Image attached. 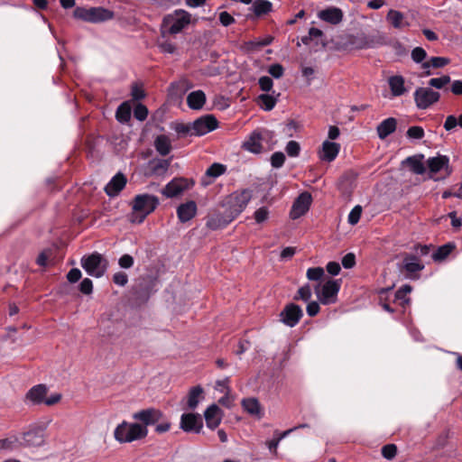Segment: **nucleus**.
<instances>
[{
	"label": "nucleus",
	"mask_w": 462,
	"mask_h": 462,
	"mask_svg": "<svg viewBox=\"0 0 462 462\" xmlns=\"http://www.w3.org/2000/svg\"><path fill=\"white\" fill-rule=\"evenodd\" d=\"M356 263V256L354 254H346L342 259V265L346 268H352Z\"/></svg>",
	"instance_id": "obj_62"
},
{
	"label": "nucleus",
	"mask_w": 462,
	"mask_h": 462,
	"mask_svg": "<svg viewBox=\"0 0 462 462\" xmlns=\"http://www.w3.org/2000/svg\"><path fill=\"white\" fill-rule=\"evenodd\" d=\"M80 291L84 294H90L93 290L92 281L88 278L82 280L79 285Z\"/></svg>",
	"instance_id": "obj_61"
},
{
	"label": "nucleus",
	"mask_w": 462,
	"mask_h": 462,
	"mask_svg": "<svg viewBox=\"0 0 462 462\" xmlns=\"http://www.w3.org/2000/svg\"><path fill=\"white\" fill-rule=\"evenodd\" d=\"M427 57V52L420 47H416L411 51V59L416 63H423L422 61Z\"/></svg>",
	"instance_id": "obj_47"
},
{
	"label": "nucleus",
	"mask_w": 462,
	"mask_h": 462,
	"mask_svg": "<svg viewBox=\"0 0 462 462\" xmlns=\"http://www.w3.org/2000/svg\"><path fill=\"white\" fill-rule=\"evenodd\" d=\"M218 127V122L213 115L202 116L191 123L194 136L205 135Z\"/></svg>",
	"instance_id": "obj_10"
},
{
	"label": "nucleus",
	"mask_w": 462,
	"mask_h": 462,
	"mask_svg": "<svg viewBox=\"0 0 462 462\" xmlns=\"http://www.w3.org/2000/svg\"><path fill=\"white\" fill-rule=\"evenodd\" d=\"M205 399L204 389L200 385L193 386L189 389L185 403L189 410H195L199 404Z\"/></svg>",
	"instance_id": "obj_21"
},
{
	"label": "nucleus",
	"mask_w": 462,
	"mask_h": 462,
	"mask_svg": "<svg viewBox=\"0 0 462 462\" xmlns=\"http://www.w3.org/2000/svg\"><path fill=\"white\" fill-rule=\"evenodd\" d=\"M187 188V180L175 178L163 188L162 194L166 198H174L180 195Z\"/></svg>",
	"instance_id": "obj_20"
},
{
	"label": "nucleus",
	"mask_w": 462,
	"mask_h": 462,
	"mask_svg": "<svg viewBox=\"0 0 462 462\" xmlns=\"http://www.w3.org/2000/svg\"><path fill=\"white\" fill-rule=\"evenodd\" d=\"M206 102V95L202 90L190 92L187 97V104L193 110H199Z\"/></svg>",
	"instance_id": "obj_26"
},
{
	"label": "nucleus",
	"mask_w": 462,
	"mask_h": 462,
	"mask_svg": "<svg viewBox=\"0 0 462 462\" xmlns=\"http://www.w3.org/2000/svg\"><path fill=\"white\" fill-rule=\"evenodd\" d=\"M285 161V155L282 152H274L271 157V164L273 168H281Z\"/></svg>",
	"instance_id": "obj_54"
},
{
	"label": "nucleus",
	"mask_w": 462,
	"mask_h": 462,
	"mask_svg": "<svg viewBox=\"0 0 462 462\" xmlns=\"http://www.w3.org/2000/svg\"><path fill=\"white\" fill-rule=\"evenodd\" d=\"M49 422L33 423L20 436L23 448H40L46 443V430Z\"/></svg>",
	"instance_id": "obj_4"
},
{
	"label": "nucleus",
	"mask_w": 462,
	"mask_h": 462,
	"mask_svg": "<svg viewBox=\"0 0 462 462\" xmlns=\"http://www.w3.org/2000/svg\"><path fill=\"white\" fill-rule=\"evenodd\" d=\"M226 171V166L221 163H213L206 171V176L216 179Z\"/></svg>",
	"instance_id": "obj_42"
},
{
	"label": "nucleus",
	"mask_w": 462,
	"mask_h": 462,
	"mask_svg": "<svg viewBox=\"0 0 462 462\" xmlns=\"http://www.w3.org/2000/svg\"><path fill=\"white\" fill-rule=\"evenodd\" d=\"M159 48L161 49L162 52L172 54L174 53L176 47L173 43L170 42H162L159 44Z\"/></svg>",
	"instance_id": "obj_63"
},
{
	"label": "nucleus",
	"mask_w": 462,
	"mask_h": 462,
	"mask_svg": "<svg viewBox=\"0 0 462 462\" xmlns=\"http://www.w3.org/2000/svg\"><path fill=\"white\" fill-rule=\"evenodd\" d=\"M306 275L310 281H319L324 275V270L321 267L309 268Z\"/></svg>",
	"instance_id": "obj_46"
},
{
	"label": "nucleus",
	"mask_w": 462,
	"mask_h": 462,
	"mask_svg": "<svg viewBox=\"0 0 462 462\" xmlns=\"http://www.w3.org/2000/svg\"><path fill=\"white\" fill-rule=\"evenodd\" d=\"M312 198L309 192L301 193L293 202L290 211L291 219H297L305 215L311 205Z\"/></svg>",
	"instance_id": "obj_16"
},
{
	"label": "nucleus",
	"mask_w": 462,
	"mask_h": 462,
	"mask_svg": "<svg viewBox=\"0 0 462 462\" xmlns=\"http://www.w3.org/2000/svg\"><path fill=\"white\" fill-rule=\"evenodd\" d=\"M180 428L184 432L199 433L203 428V420L199 413H183L180 417Z\"/></svg>",
	"instance_id": "obj_14"
},
{
	"label": "nucleus",
	"mask_w": 462,
	"mask_h": 462,
	"mask_svg": "<svg viewBox=\"0 0 462 462\" xmlns=\"http://www.w3.org/2000/svg\"><path fill=\"white\" fill-rule=\"evenodd\" d=\"M159 203V199L154 195L148 193L136 195L132 201L131 222L143 223L145 217L155 210Z\"/></svg>",
	"instance_id": "obj_1"
},
{
	"label": "nucleus",
	"mask_w": 462,
	"mask_h": 462,
	"mask_svg": "<svg viewBox=\"0 0 462 462\" xmlns=\"http://www.w3.org/2000/svg\"><path fill=\"white\" fill-rule=\"evenodd\" d=\"M189 23V14L183 10H177L174 14H168L163 18L161 29L162 36L164 38L167 34H177Z\"/></svg>",
	"instance_id": "obj_5"
},
{
	"label": "nucleus",
	"mask_w": 462,
	"mask_h": 462,
	"mask_svg": "<svg viewBox=\"0 0 462 462\" xmlns=\"http://www.w3.org/2000/svg\"><path fill=\"white\" fill-rule=\"evenodd\" d=\"M283 68L282 65L276 63L269 67L268 72L275 79H280L283 75Z\"/></svg>",
	"instance_id": "obj_60"
},
{
	"label": "nucleus",
	"mask_w": 462,
	"mask_h": 462,
	"mask_svg": "<svg viewBox=\"0 0 462 462\" xmlns=\"http://www.w3.org/2000/svg\"><path fill=\"white\" fill-rule=\"evenodd\" d=\"M362 214V208L361 206L357 205L349 213L348 215V223L352 226L358 223L360 217Z\"/></svg>",
	"instance_id": "obj_53"
},
{
	"label": "nucleus",
	"mask_w": 462,
	"mask_h": 462,
	"mask_svg": "<svg viewBox=\"0 0 462 462\" xmlns=\"http://www.w3.org/2000/svg\"><path fill=\"white\" fill-rule=\"evenodd\" d=\"M339 151V143L326 140L322 143L318 155L322 162H331L337 157Z\"/></svg>",
	"instance_id": "obj_17"
},
{
	"label": "nucleus",
	"mask_w": 462,
	"mask_h": 462,
	"mask_svg": "<svg viewBox=\"0 0 462 462\" xmlns=\"http://www.w3.org/2000/svg\"><path fill=\"white\" fill-rule=\"evenodd\" d=\"M162 418L163 412L155 408L143 409L133 414V419L141 421V425L146 428L151 425H155L161 421Z\"/></svg>",
	"instance_id": "obj_13"
},
{
	"label": "nucleus",
	"mask_w": 462,
	"mask_h": 462,
	"mask_svg": "<svg viewBox=\"0 0 462 462\" xmlns=\"http://www.w3.org/2000/svg\"><path fill=\"white\" fill-rule=\"evenodd\" d=\"M134 116L139 121H144L148 116V109L143 104H137L134 109Z\"/></svg>",
	"instance_id": "obj_49"
},
{
	"label": "nucleus",
	"mask_w": 462,
	"mask_h": 462,
	"mask_svg": "<svg viewBox=\"0 0 462 462\" xmlns=\"http://www.w3.org/2000/svg\"><path fill=\"white\" fill-rule=\"evenodd\" d=\"M74 16L89 23H101L113 17V12L103 7H77Z\"/></svg>",
	"instance_id": "obj_8"
},
{
	"label": "nucleus",
	"mask_w": 462,
	"mask_h": 462,
	"mask_svg": "<svg viewBox=\"0 0 462 462\" xmlns=\"http://www.w3.org/2000/svg\"><path fill=\"white\" fill-rule=\"evenodd\" d=\"M259 86L263 91L269 92L273 86V79L267 76L261 77L259 79Z\"/></svg>",
	"instance_id": "obj_56"
},
{
	"label": "nucleus",
	"mask_w": 462,
	"mask_h": 462,
	"mask_svg": "<svg viewBox=\"0 0 462 462\" xmlns=\"http://www.w3.org/2000/svg\"><path fill=\"white\" fill-rule=\"evenodd\" d=\"M457 125L462 127V115L457 118L455 116H448L444 123V128L447 131L453 130Z\"/></svg>",
	"instance_id": "obj_44"
},
{
	"label": "nucleus",
	"mask_w": 462,
	"mask_h": 462,
	"mask_svg": "<svg viewBox=\"0 0 462 462\" xmlns=\"http://www.w3.org/2000/svg\"><path fill=\"white\" fill-rule=\"evenodd\" d=\"M387 20L395 28L400 29L408 25L403 14L399 11L391 10L387 14Z\"/></svg>",
	"instance_id": "obj_31"
},
{
	"label": "nucleus",
	"mask_w": 462,
	"mask_h": 462,
	"mask_svg": "<svg viewBox=\"0 0 462 462\" xmlns=\"http://www.w3.org/2000/svg\"><path fill=\"white\" fill-rule=\"evenodd\" d=\"M269 136L270 132L267 130L254 131L244 142L243 148L252 153H260L263 150V140Z\"/></svg>",
	"instance_id": "obj_12"
},
{
	"label": "nucleus",
	"mask_w": 462,
	"mask_h": 462,
	"mask_svg": "<svg viewBox=\"0 0 462 462\" xmlns=\"http://www.w3.org/2000/svg\"><path fill=\"white\" fill-rule=\"evenodd\" d=\"M242 405L244 409L251 415L260 416V403L255 398H248L243 400Z\"/></svg>",
	"instance_id": "obj_34"
},
{
	"label": "nucleus",
	"mask_w": 462,
	"mask_h": 462,
	"mask_svg": "<svg viewBox=\"0 0 462 462\" xmlns=\"http://www.w3.org/2000/svg\"><path fill=\"white\" fill-rule=\"evenodd\" d=\"M150 164L152 166V172L161 176L167 172L170 167V160H153Z\"/></svg>",
	"instance_id": "obj_35"
},
{
	"label": "nucleus",
	"mask_w": 462,
	"mask_h": 462,
	"mask_svg": "<svg viewBox=\"0 0 462 462\" xmlns=\"http://www.w3.org/2000/svg\"><path fill=\"white\" fill-rule=\"evenodd\" d=\"M260 106L265 111L272 110L276 104V98L269 94H262L258 97Z\"/></svg>",
	"instance_id": "obj_39"
},
{
	"label": "nucleus",
	"mask_w": 462,
	"mask_h": 462,
	"mask_svg": "<svg viewBox=\"0 0 462 462\" xmlns=\"http://www.w3.org/2000/svg\"><path fill=\"white\" fill-rule=\"evenodd\" d=\"M23 448L21 436L11 434L5 439H0V449L13 451Z\"/></svg>",
	"instance_id": "obj_27"
},
{
	"label": "nucleus",
	"mask_w": 462,
	"mask_h": 462,
	"mask_svg": "<svg viewBox=\"0 0 462 462\" xmlns=\"http://www.w3.org/2000/svg\"><path fill=\"white\" fill-rule=\"evenodd\" d=\"M412 288L409 284H405L402 286L395 292V300L399 301L401 305L408 304L410 302V299L407 295L411 291Z\"/></svg>",
	"instance_id": "obj_38"
},
{
	"label": "nucleus",
	"mask_w": 462,
	"mask_h": 462,
	"mask_svg": "<svg viewBox=\"0 0 462 462\" xmlns=\"http://www.w3.org/2000/svg\"><path fill=\"white\" fill-rule=\"evenodd\" d=\"M453 245L448 244L439 247L432 254V259L434 261H441L444 260L452 251Z\"/></svg>",
	"instance_id": "obj_41"
},
{
	"label": "nucleus",
	"mask_w": 462,
	"mask_h": 462,
	"mask_svg": "<svg viewBox=\"0 0 462 462\" xmlns=\"http://www.w3.org/2000/svg\"><path fill=\"white\" fill-rule=\"evenodd\" d=\"M252 9L255 16L259 17L263 14L269 13L272 9L271 2H254Z\"/></svg>",
	"instance_id": "obj_40"
},
{
	"label": "nucleus",
	"mask_w": 462,
	"mask_h": 462,
	"mask_svg": "<svg viewBox=\"0 0 462 462\" xmlns=\"http://www.w3.org/2000/svg\"><path fill=\"white\" fill-rule=\"evenodd\" d=\"M318 17L328 23L337 24L343 19V13L339 8L337 7H328L327 9L321 10L318 14Z\"/></svg>",
	"instance_id": "obj_23"
},
{
	"label": "nucleus",
	"mask_w": 462,
	"mask_h": 462,
	"mask_svg": "<svg viewBox=\"0 0 462 462\" xmlns=\"http://www.w3.org/2000/svg\"><path fill=\"white\" fill-rule=\"evenodd\" d=\"M148 435V429L137 422L124 420L114 430V438L119 443H131L144 439Z\"/></svg>",
	"instance_id": "obj_2"
},
{
	"label": "nucleus",
	"mask_w": 462,
	"mask_h": 462,
	"mask_svg": "<svg viewBox=\"0 0 462 462\" xmlns=\"http://www.w3.org/2000/svg\"><path fill=\"white\" fill-rule=\"evenodd\" d=\"M198 212L197 203L193 200H188L178 206L176 213L180 223H186L191 220Z\"/></svg>",
	"instance_id": "obj_18"
},
{
	"label": "nucleus",
	"mask_w": 462,
	"mask_h": 462,
	"mask_svg": "<svg viewBox=\"0 0 462 462\" xmlns=\"http://www.w3.org/2000/svg\"><path fill=\"white\" fill-rule=\"evenodd\" d=\"M403 267L408 273H416L423 269L420 260L414 255H407L403 260Z\"/></svg>",
	"instance_id": "obj_33"
},
{
	"label": "nucleus",
	"mask_w": 462,
	"mask_h": 462,
	"mask_svg": "<svg viewBox=\"0 0 462 462\" xmlns=\"http://www.w3.org/2000/svg\"><path fill=\"white\" fill-rule=\"evenodd\" d=\"M397 454V447L394 444H388L383 447L382 455L386 459H393Z\"/></svg>",
	"instance_id": "obj_51"
},
{
	"label": "nucleus",
	"mask_w": 462,
	"mask_h": 462,
	"mask_svg": "<svg viewBox=\"0 0 462 462\" xmlns=\"http://www.w3.org/2000/svg\"><path fill=\"white\" fill-rule=\"evenodd\" d=\"M311 295L312 291L310 286L309 284H305L298 290V295L295 297V300L300 299L307 302L310 300Z\"/></svg>",
	"instance_id": "obj_45"
},
{
	"label": "nucleus",
	"mask_w": 462,
	"mask_h": 462,
	"mask_svg": "<svg viewBox=\"0 0 462 462\" xmlns=\"http://www.w3.org/2000/svg\"><path fill=\"white\" fill-rule=\"evenodd\" d=\"M449 82H450V77L448 75H444L439 78L430 79L429 81V86L430 87V88H435L437 89H441Z\"/></svg>",
	"instance_id": "obj_43"
},
{
	"label": "nucleus",
	"mask_w": 462,
	"mask_h": 462,
	"mask_svg": "<svg viewBox=\"0 0 462 462\" xmlns=\"http://www.w3.org/2000/svg\"><path fill=\"white\" fill-rule=\"evenodd\" d=\"M388 83L393 96L400 97L405 93L404 79L402 76L391 77Z\"/></svg>",
	"instance_id": "obj_28"
},
{
	"label": "nucleus",
	"mask_w": 462,
	"mask_h": 462,
	"mask_svg": "<svg viewBox=\"0 0 462 462\" xmlns=\"http://www.w3.org/2000/svg\"><path fill=\"white\" fill-rule=\"evenodd\" d=\"M156 151L162 156L169 154L171 151V142L164 134L157 136L154 142Z\"/></svg>",
	"instance_id": "obj_29"
},
{
	"label": "nucleus",
	"mask_w": 462,
	"mask_h": 462,
	"mask_svg": "<svg viewBox=\"0 0 462 462\" xmlns=\"http://www.w3.org/2000/svg\"><path fill=\"white\" fill-rule=\"evenodd\" d=\"M251 199L252 191L249 189L236 191L230 194L224 203L226 214L229 220H234L239 216L245 209Z\"/></svg>",
	"instance_id": "obj_3"
},
{
	"label": "nucleus",
	"mask_w": 462,
	"mask_h": 462,
	"mask_svg": "<svg viewBox=\"0 0 462 462\" xmlns=\"http://www.w3.org/2000/svg\"><path fill=\"white\" fill-rule=\"evenodd\" d=\"M171 426V422L163 416L162 420L155 424V431L159 434L165 433L170 430Z\"/></svg>",
	"instance_id": "obj_55"
},
{
	"label": "nucleus",
	"mask_w": 462,
	"mask_h": 462,
	"mask_svg": "<svg viewBox=\"0 0 462 462\" xmlns=\"http://www.w3.org/2000/svg\"><path fill=\"white\" fill-rule=\"evenodd\" d=\"M427 167L429 169V178L434 181L443 180L452 172L449 159L446 155L430 157L427 160Z\"/></svg>",
	"instance_id": "obj_6"
},
{
	"label": "nucleus",
	"mask_w": 462,
	"mask_h": 462,
	"mask_svg": "<svg viewBox=\"0 0 462 462\" xmlns=\"http://www.w3.org/2000/svg\"><path fill=\"white\" fill-rule=\"evenodd\" d=\"M81 265L90 276L100 278L107 268V261L97 253L85 256L81 259Z\"/></svg>",
	"instance_id": "obj_9"
},
{
	"label": "nucleus",
	"mask_w": 462,
	"mask_h": 462,
	"mask_svg": "<svg viewBox=\"0 0 462 462\" xmlns=\"http://www.w3.org/2000/svg\"><path fill=\"white\" fill-rule=\"evenodd\" d=\"M449 60L443 57H432L430 60L421 64V69L425 70V75H430V68H442L448 64Z\"/></svg>",
	"instance_id": "obj_30"
},
{
	"label": "nucleus",
	"mask_w": 462,
	"mask_h": 462,
	"mask_svg": "<svg viewBox=\"0 0 462 462\" xmlns=\"http://www.w3.org/2000/svg\"><path fill=\"white\" fill-rule=\"evenodd\" d=\"M175 130L178 134L194 136L192 134L193 129L191 128V123L189 124H179Z\"/></svg>",
	"instance_id": "obj_58"
},
{
	"label": "nucleus",
	"mask_w": 462,
	"mask_h": 462,
	"mask_svg": "<svg viewBox=\"0 0 462 462\" xmlns=\"http://www.w3.org/2000/svg\"><path fill=\"white\" fill-rule=\"evenodd\" d=\"M341 283L337 280H328L315 286L314 291L319 302L323 305L336 303Z\"/></svg>",
	"instance_id": "obj_7"
},
{
	"label": "nucleus",
	"mask_w": 462,
	"mask_h": 462,
	"mask_svg": "<svg viewBox=\"0 0 462 462\" xmlns=\"http://www.w3.org/2000/svg\"><path fill=\"white\" fill-rule=\"evenodd\" d=\"M231 221L227 217L224 219L220 215H216L208 219L207 226L211 229H218L226 226Z\"/></svg>",
	"instance_id": "obj_37"
},
{
	"label": "nucleus",
	"mask_w": 462,
	"mask_h": 462,
	"mask_svg": "<svg viewBox=\"0 0 462 462\" xmlns=\"http://www.w3.org/2000/svg\"><path fill=\"white\" fill-rule=\"evenodd\" d=\"M48 389L44 384H38L30 389L26 393V399L33 404H44Z\"/></svg>",
	"instance_id": "obj_24"
},
{
	"label": "nucleus",
	"mask_w": 462,
	"mask_h": 462,
	"mask_svg": "<svg viewBox=\"0 0 462 462\" xmlns=\"http://www.w3.org/2000/svg\"><path fill=\"white\" fill-rule=\"evenodd\" d=\"M439 97V93L430 88H418L414 92V100L420 109H427L438 102Z\"/></svg>",
	"instance_id": "obj_11"
},
{
	"label": "nucleus",
	"mask_w": 462,
	"mask_h": 462,
	"mask_svg": "<svg viewBox=\"0 0 462 462\" xmlns=\"http://www.w3.org/2000/svg\"><path fill=\"white\" fill-rule=\"evenodd\" d=\"M407 136L410 139L420 140L424 136V130L420 126H411L407 130Z\"/></svg>",
	"instance_id": "obj_52"
},
{
	"label": "nucleus",
	"mask_w": 462,
	"mask_h": 462,
	"mask_svg": "<svg viewBox=\"0 0 462 462\" xmlns=\"http://www.w3.org/2000/svg\"><path fill=\"white\" fill-rule=\"evenodd\" d=\"M116 117L120 123H127L130 120L131 106L128 102H124L118 106Z\"/></svg>",
	"instance_id": "obj_36"
},
{
	"label": "nucleus",
	"mask_w": 462,
	"mask_h": 462,
	"mask_svg": "<svg viewBox=\"0 0 462 462\" xmlns=\"http://www.w3.org/2000/svg\"><path fill=\"white\" fill-rule=\"evenodd\" d=\"M406 163L410 167L411 171L415 174H423L426 171V167L422 162L421 157H408L406 159Z\"/></svg>",
	"instance_id": "obj_32"
},
{
	"label": "nucleus",
	"mask_w": 462,
	"mask_h": 462,
	"mask_svg": "<svg viewBox=\"0 0 462 462\" xmlns=\"http://www.w3.org/2000/svg\"><path fill=\"white\" fill-rule=\"evenodd\" d=\"M285 151L289 156L297 157L300 151L299 143L296 141H290L285 147Z\"/></svg>",
	"instance_id": "obj_50"
},
{
	"label": "nucleus",
	"mask_w": 462,
	"mask_h": 462,
	"mask_svg": "<svg viewBox=\"0 0 462 462\" xmlns=\"http://www.w3.org/2000/svg\"><path fill=\"white\" fill-rule=\"evenodd\" d=\"M125 177L121 173H117L106 185L105 191L109 197H114L117 195L125 188Z\"/></svg>",
	"instance_id": "obj_22"
},
{
	"label": "nucleus",
	"mask_w": 462,
	"mask_h": 462,
	"mask_svg": "<svg viewBox=\"0 0 462 462\" xmlns=\"http://www.w3.org/2000/svg\"><path fill=\"white\" fill-rule=\"evenodd\" d=\"M269 209L267 207H261L254 212V219L257 224L266 221L269 217Z\"/></svg>",
	"instance_id": "obj_48"
},
{
	"label": "nucleus",
	"mask_w": 462,
	"mask_h": 462,
	"mask_svg": "<svg viewBox=\"0 0 462 462\" xmlns=\"http://www.w3.org/2000/svg\"><path fill=\"white\" fill-rule=\"evenodd\" d=\"M306 310L310 317H314L319 312V305L317 301H310L307 305Z\"/></svg>",
	"instance_id": "obj_64"
},
{
	"label": "nucleus",
	"mask_w": 462,
	"mask_h": 462,
	"mask_svg": "<svg viewBox=\"0 0 462 462\" xmlns=\"http://www.w3.org/2000/svg\"><path fill=\"white\" fill-rule=\"evenodd\" d=\"M121 268L128 269L134 265V258L130 254H124L118 260Z\"/></svg>",
	"instance_id": "obj_59"
},
{
	"label": "nucleus",
	"mask_w": 462,
	"mask_h": 462,
	"mask_svg": "<svg viewBox=\"0 0 462 462\" xmlns=\"http://www.w3.org/2000/svg\"><path fill=\"white\" fill-rule=\"evenodd\" d=\"M113 282L119 286H125L128 282V276L124 272H117L113 276Z\"/></svg>",
	"instance_id": "obj_57"
},
{
	"label": "nucleus",
	"mask_w": 462,
	"mask_h": 462,
	"mask_svg": "<svg viewBox=\"0 0 462 462\" xmlns=\"http://www.w3.org/2000/svg\"><path fill=\"white\" fill-rule=\"evenodd\" d=\"M302 316L301 308L294 303L286 305L280 314L281 321L290 328L295 327Z\"/></svg>",
	"instance_id": "obj_15"
},
{
	"label": "nucleus",
	"mask_w": 462,
	"mask_h": 462,
	"mask_svg": "<svg viewBox=\"0 0 462 462\" xmlns=\"http://www.w3.org/2000/svg\"><path fill=\"white\" fill-rule=\"evenodd\" d=\"M204 418L207 427L215 430L221 423L223 412L217 404H211L204 411Z\"/></svg>",
	"instance_id": "obj_19"
},
{
	"label": "nucleus",
	"mask_w": 462,
	"mask_h": 462,
	"mask_svg": "<svg viewBox=\"0 0 462 462\" xmlns=\"http://www.w3.org/2000/svg\"><path fill=\"white\" fill-rule=\"evenodd\" d=\"M397 127V120L393 117H388L382 121L376 127L378 137L381 140L385 139L393 134Z\"/></svg>",
	"instance_id": "obj_25"
}]
</instances>
